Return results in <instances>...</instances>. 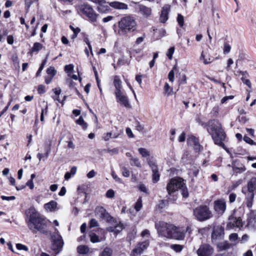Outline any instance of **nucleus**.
<instances>
[{
  "label": "nucleus",
  "instance_id": "obj_1",
  "mask_svg": "<svg viewBox=\"0 0 256 256\" xmlns=\"http://www.w3.org/2000/svg\"><path fill=\"white\" fill-rule=\"evenodd\" d=\"M26 223L28 228L34 234L37 232L45 234L46 232L47 220L41 216L34 207H30L26 212Z\"/></svg>",
  "mask_w": 256,
  "mask_h": 256
},
{
  "label": "nucleus",
  "instance_id": "obj_2",
  "mask_svg": "<svg viewBox=\"0 0 256 256\" xmlns=\"http://www.w3.org/2000/svg\"><path fill=\"white\" fill-rule=\"evenodd\" d=\"M155 228L157 230L158 236L166 239L181 240H184L185 237L184 233L180 230L178 228L163 221L156 222Z\"/></svg>",
  "mask_w": 256,
  "mask_h": 256
},
{
  "label": "nucleus",
  "instance_id": "obj_3",
  "mask_svg": "<svg viewBox=\"0 0 256 256\" xmlns=\"http://www.w3.org/2000/svg\"><path fill=\"white\" fill-rule=\"evenodd\" d=\"M207 130L211 135L216 144L224 147L226 134L222 127L220 122L216 120H210L207 124Z\"/></svg>",
  "mask_w": 256,
  "mask_h": 256
},
{
  "label": "nucleus",
  "instance_id": "obj_4",
  "mask_svg": "<svg viewBox=\"0 0 256 256\" xmlns=\"http://www.w3.org/2000/svg\"><path fill=\"white\" fill-rule=\"evenodd\" d=\"M136 26V18L133 16L128 15L124 16L118 22V34L120 36H126L128 33L135 31Z\"/></svg>",
  "mask_w": 256,
  "mask_h": 256
},
{
  "label": "nucleus",
  "instance_id": "obj_5",
  "mask_svg": "<svg viewBox=\"0 0 256 256\" xmlns=\"http://www.w3.org/2000/svg\"><path fill=\"white\" fill-rule=\"evenodd\" d=\"M193 215L200 222L205 221L212 216V212L206 206H200L194 209Z\"/></svg>",
  "mask_w": 256,
  "mask_h": 256
},
{
  "label": "nucleus",
  "instance_id": "obj_6",
  "mask_svg": "<svg viewBox=\"0 0 256 256\" xmlns=\"http://www.w3.org/2000/svg\"><path fill=\"white\" fill-rule=\"evenodd\" d=\"M78 12L87 16L92 22L96 20L98 14L94 10L92 6L88 3L84 2L77 6Z\"/></svg>",
  "mask_w": 256,
  "mask_h": 256
},
{
  "label": "nucleus",
  "instance_id": "obj_7",
  "mask_svg": "<svg viewBox=\"0 0 256 256\" xmlns=\"http://www.w3.org/2000/svg\"><path fill=\"white\" fill-rule=\"evenodd\" d=\"M256 189V178H252L248 184V194L246 196V204L248 208H250L252 206L254 198V190Z\"/></svg>",
  "mask_w": 256,
  "mask_h": 256
},
{
  "label": "nucleus",
  "instance_id": "obj_8",
  "mask_svg": "<svg viewBox=\"0 0 256 256\" xmlns=\"http://www.w3.org/2000/svg\"><path fill=\"white\" fill-rule=\"evenodd\" d=\"M183 180L182 178H174L170 180L166 186V190L168 195H171L180 188L183 187Z\"/></svg>",
  "mask_w": 256,
  "mask_h": 256
},
{
  "label": "nucleus",
  "instance_id": "obj_9",
  "mask_svg": "<svg viewBox=\"0 0 256 256\" xmlns=\"http://www.w3.org/2000/svg\"><path fill=\"white\" fill-rule=\"evenodd\" d=\"M147 162L152 171V180L154 183L157 182L160 178V174L158 166L156 162L152 158H148L146 160Z\"/></svg>",
  "mask_w": 256,
  "mask_h": 256
},
{
  "label": "nucleus",
  "instance_id": "obj_10",
  "mask_svg": "<svg viewBox=\"0 0 256 256\" xmlns=\"http://www.w3.org/2000/svg\"><path fill=\"white\" fill-rule=\"evenodd\" d=\"M214 252V250L213 248L206 244H201L196 250L198 256H211Z\"/></svg>",
  "mask_w": 256,
  "mask_h": 256
},
{
  "label": "nucleus",
  "instance_id": "obj_11",
  "mask_svg": "<svg viewBox=\"0 0 256 256\" xmlns=\"http://www.w3.org/2000/svg\"><path fill=\"white\" fill-rule=\"evenodd\" d=\"M64 242L60 236L54 237L51 246V249L55 252L56 254L59 253L62 250Z\"/></svg>",
  "mask_w": 256,
  "mask_h": 256
},
{
  "label": "nucleus",
  "instance_id": "obj_12",
  "mask_svg": "<svg viewBox=\"0 0 256 256\" xmlns=\"http://www.w3.org/2000/svg\"><path fill=\"white\" fill-rule=\"evenodd\" d=\"M114 94L116 102L120 103V105L126 108L131 107L128 96L124 94L122 92H114Z\"/></svg>",
  "mask_w": 256,
  "mask_h": 256
},
{
  "label": "nucleus",
  "instance_id": "obj_13",
  "mask_svg": "<svg viewBox=\"0 0 256 256\" xmlns=\"http://www.w3.org/2000/svg\"><path fill=\"white\" fill-rule=\"evenodd\" d=\"M214 209L220 214H222L226 209V202L224 200H216L214 202Z\"/></svg>",
  "mask_w": 256,
  "mask_h": 256
},
{
  "label": "nucleus",
  "instance_id": "obj_14",
  "mask_svg": "<svg viewBox=\"0 0 256 256\" xmlns=\"http://www.w3.org/2000/svg\"><path fill=\"white\" fill-rule=\"evenodd\" d=\"M136 8L138 12L140 13L144 18H148L152 15V10L150 8L143 4H139Z\"/></svg>",
  "mask_w": 256,
  "mask_h": 256
},
{
  "label": "nucleus",
  "instance_id": "obj_15",
  "mask_svg": "<svg viewBox=\"0 0 256 256\" xmlns=\"http://www.w3.org/2000/svg\"><path fill=\"white\" fill-rule=\"evenodd\" d=\"M232 166L235 173H241L246 170L245 166L238 160H234Z\"/></svg>",
  "mask_w": 256,
  "mask_h": 256
},
{
  "label": "nucleus",
  "instance_id": "obj_16",
  "mask_svg": "<svg viewBox=\"0 0 256 256\" xmlns=\"http://www.w3.org/2000/svg\"><path fill=\"white\" fill-rule=\"evenodd\" d=\"M224 235V229L220 226H214L212 234V240L222 238Z\"/></svg>",
  "mask_w": 256,
  "mask_h": 256
},
{
  "label": "nucleus",
  "instance_id": "obj_17",
  "mask_svg": "<svg viewBox=\"0 0 256 256\" xmlns=\"http://www.w3.org/2000/svg\"><path fill=\"white\" fill-rule=\"evenodd\" d=\"M170 10V6L168 4L164 5L162 7L159 19L160 22L164 23L168 20Z\"/></svg>",
  "mask_w": 256,
  "mask_h": 256
},
{
  "label": "nucleus",
  "instance_id": "obj_18",
  "mask_svg": "<svg viewBox=\"0 0 256 256\" xmlns=\"http://www.w3.org/2000/svg\"><path fill=\"white\" fill-rule=\"evenodd\" d=\"M95 212L98 214H100V218H104L108 221L110 220L112 218L106 210L102 206L96 208Z\"/></svg>",
  "mask_w": 256,
  "mask_h": 256
},
{
  "label": "nucleus",
  "instance_id": "obj_19",
  "mask_svg": "<svg viewBox=\"0 0 256 256\" xmlns=\"http://www.w3.org/2000/svg\"><path fill=\"white\" fill-rule=\"evenodd\" d=\"M247 226H254L256 222V212L250 210V212L247 214Z\"/></svg>",
  "mask_w": 256,
  "mask_h": 256
},
{
  "label": "nucleus",
  "instance_id": "obj_20",
  "mask_svg": "<svg viewBox=\"0 0 256 256\" xmlns=\"http://www.w3.org/2000/svg\"><path fill=\"white\" fill-rule=\"evenodd\" d=\"M149 245L148 241H145L139 244L133 250V252L137 254H141Z\"/></svg>",
  "mask_w": 256,
  "mask_h": 256
},
{
  "label": "nucleus",
  "instance_id": "obj_21",
  "mask_svg": "<svg viewBox=\"0 0 256 256\" xmlns=\"http://www.w3.org/2000/svg\"><path fill=\"white\" fill-rule=\"evenodd\" d=\"M110 6L115 9L117 10H127L128 9V5L125 3L119 2L117 1L112 2L110 3Z\"/></svg>",
  "mask_w": 256,
  "mask_h": 256
},
{
  "label": "nucleus",
  "instance_id": "obj_22",
  "mask_svg": "<svg viewBox=\"0 0 256 256\" xmlns=\"http://www.w3.org/2000/svg\"><path fill=\"white\" fill-rule=\"evenodd\" d=\"M230 224H232L233 227L240 228L243 226V222L240 218H232L230 219Z\"/></svg>",
  "mask_w": 256,
  "mask_h": 256
},
{
  "label": "nucleus",
  "instance_id": "obj_23",
  "mask_svg": "<svg viewBox=\"0 0 256 256\" xmlns=\"http://www.w3.org/2000/svg\"><path fill=\"white\" fill-rule=\"evenodd\" d=\"M122 82L120 80V76H115L114 78V84L116 88L115 92H122Z\"/></svg>",
  "mask_w": 256,
  "mask_h": 256
},
{
  "label": "nucleus",
  "instance_id": "obj_24",
  "mask_svg": "<svg viewBox=\"0 0 256 256\" xmlns=\"http://www.w3.org/2000/svg\"><path fill=\"white\" fill-rule=\"evenodd\" d=\"M57 206V203L54 200H51L44 205V208L47 212L54 211Z\"/></svg>",
  "mask_w": 256,
  "mask_h": 256
},
{
  "label": "nucleus",
  "instance_id": "obj_25",
  "mask_svg": "<svg viewBox=\"0 0 256 256\" xmlns=\"http://www.w3.org/2000/svg\"><path fill=\"white\" fill-rule=\"evenodd\" d=\"M218 246L220 250H224L229 249L231 247L232 244H229L228 242L224 241L220 242Z\"/></svg>",
  "mask_w": 256,
  "mask_h": 256
},
{
  "label": "nucleus",
  "instance_id": "obj_26",
  "mask_svg": "<svg viewBox=\"0 0 256 256\" xmlns=\"http://www.w3.org/2000/svg\"><path fill=\"white\" fill-rule=\"evenodd\" d=\"M187 142L188 145L193 146L198 142V140L194 136H190L187 139Z\"/></svg>",
  "mask_w": 256,
  "mask_h": 256
},
{
  "label": "nucleus",
  "instance_id": "obj_27",
  "mask_svg": "<svg viewBox=\"0 0 256 256\" xmlns=\"http://www.w3.org/2000/svg\"><path fill=\"white\" fill-rule=\"evenodd\" d=\"M200 170V167L196 166H192L190 169L189 174L194 176H196Z\"/></svg>",
  "mask_w": 256,
  "mask_h": 256
},
{
  "label": "nucleus",
  "instance_id": "obj_28",
  "mask_svg": "<svg viewBox=\"0 0 256 256\" xmlns=\"http://www.w3.org/2000/svg\"><path fill=\"white\" fill-rule=\"evenodd\" d=\"M130 164L132 166H136L138 168H141L142 165L139 159L136 158H133L130 159Z\"/></svg>",
  "mask_w": 256,
  "mask_h": 256
},
{
  "label": "nucleus",
  "instance_id": "obj_29",
  "mask_svg": "<svg viewBox=\"0 0 256 256\" xmlns=\"http://www.w3.org/2000/svg\"><path fill=\"white\" fill-rule=\"evenodd\" d=\"M112 250L108 247H106L100 254L99 256H112Z\"/></svg>",
  "mask_w": 256,
  "mask_h": 256
},
{
  "label": "nucleus",
  "instance_id": "obj_30",
  "mask_svg": "<svg viewBox=\"0 0 256 256\" xmlns=\"http://www.w3.org/2000/svg\"><path fill=\"white\" fill-rule=\"evenodd\" d=\"M78 252L80 254H86L88 252L89 248L86 246H80L77 248Z\"/></svg>",
  "mask_w": 256,
  "mask_h": 256
},
{
  "label": "nucleus",
  "instance_id": "obj_31",
  "mask_svg": "<svg viewBox=\"0 0 256 256\" xmlns=\"http://www.w3.org/2000/svg\"><path fill=\"white\" fill-rule=\"evenodd\" d=\"M42 48V44L40 42H36L34 43L33 47L31 50V52H38Z\"/></svg>",
  "mask_w": 256,
  "mask_h": 256
},
{
  "label": "nucleus",
  "instance_id": "obj_32",
  "mask_svg": "<svg viewBox=\"0 0 256 256\" xmlns=\"http://www.w3.org/2000/svg\"><path fill=\"white\" fill-rule=\"evenodd\" d=\"M170 248L176 252H180L183 249V246L182 245L178 244H170Z\"/></svg>",
  "mask_w": 256,
  "mask_h": 256
},
{
  "label": "nucleus",
  "instance_id": "obj_33",
  "mask_svg": "<svg viewBox=\"0 0 256 256\" xmlns=\"http://www.w3.org/2000/svg\"><path fill=\"white\" fill-rule=\"evenodd\" d=\"M76 122L77 124L80 125L84 130H86L87 128L88 124L84 121V118L82 116H80L79 118L76 120Z\"/></svg>",
  "mask_w": 256,
  "mask_h": 256
},
{
  "label": "nucleus",
  "instance_id": "obj_34",
  "mask_svg": "<svg viewBox=\"0 0 256 256\" xmlns=\"http://www.w3.org/2000/svg\"><path fill=\"white\" fill-rule=\"evenodd\" d=\"M138 150L142 157L146 158L150 156V152L144 148H139Z\"/></svg>",
  "mask_w": 256,
  "mask_h": 256
},
{
  "label": "nucleus",
  "instance_id": "obj_35",
  "mask_svg": "<svg viewBox=\"0 0 256 256\" xmlns=\"http://www.w3.org/2000/svg\"><path fill=\"white\" fill-rule=\"evenodd\" d=\"M122 174L124 177L128 178L130 176V170L125 166H120Z\"/></svg>",
  "mask_w": 256,
  "mask_h": 256
},
{
  "label": "nucleus",
  "instance_id": "obj_36",
  "mask_svg": "<svg viewBox=\"0 0 256 256\" xmlns=\"http://www.w3.org/2000/svg\"><path fill=\"white\" fill-rule=\"evenodd\" d=\"M164 92L167 94L168 96L172 95L173 94L172 88H170L168 83H166L164 87Z\"/></svg>",
  "mask_w": 256,
  "mask_h": 256
},
{
  "label": "nucleus",
  "instance_id": "obj_37",
  "mask_svg": "<svg viewBox=\"0 0 256 256\" xmlns=\"http://www.w3.org/2000/svg\"><path fill=\"white\" fill-rule=\"evenodd\" d=\"M142 207V198L141 197H140L136 203L134 208H135L136 211L138 212L139 210H140Z\"/></svg>",
  "mask_w": 256,
  "mask_h": 256
},
{
  "label": "nucleus",
  "instance_id": "obj_38",
  "mask_svg": "<svg viewBox=\"0 0 256 256\" xmlns=\"http://www.w3.org/2000/svg\"><path fill=\"white\" fill-rule=\"evenodd\" d=\"M48 56V54L46 56V58L44 60H43V62H42L40 66V68H38V72H37L36 74V76H38L41 73L42 70H43L44 65L46 63V58H47Z\"/></svg>",
  "mask_w": 256,
  "mask_h": 256
},
{
  "label": "nucleus",
  "instance_id": "obj_39",
  "mask_svg": "<svg viewBox=\"0 0 256 256\" xmlns=\"http://www.w3.org/2000/svg\"><path fill=\"white\" fill-rule=\"evenodd\" d=\"M248 76H242L241 78V80H242V82L246 84L249 88H251V82L250 80L246 78Z\"/></svg>",
  "mask_w": 256,
  "mask_h": 256
},
{
  "label": "nucleus",
  "instance_id": "obj_40",
  "mask_svg": "<svg viewBox=\"0 0 256 256\" xmlns=\"http://www.w3.org/2000/svg\"><path fill=\"white\" fill-rule=\"evenodd\" d=\"M177 22L179 26L182 27L184 24V18L181 14H178L177 17Z\"/></svg>",
  "mask_w": 256,
  "mask_h": 256
},
{
  "label": "nucleus",
  "instance_id": "obj_41",
  "mask_svg": "<svg viewBox=\"0 0 256 256\" xmlns=\"http://www.w3.org/2000/svg\"><path fill=\"white\" fill-rule=\"evenodd\" d=\"M115 229V234H118L123 229V226L121 222L117 224L116 226H114Z\"/></svg>",
  "mask_w": 256,
  "mask_h": 256
},
{
  "label": "nucleus",
  "instance_id": "obj_42",
  "mask_svg": "<svg viewBox=\"0 0 256 256\" xmlns=\"http://www.w3.org/2000/svg\"><path fill=\"white\" fill-rule=\"evenodd\" d=\"M175 69H176V67L174 66L168 74V78L172 82L174 80V70Z\"/></svg>",
  "mask_w": 256,
  "mask_h": 256
},
{
  "label": "nucleus",
  "instance_id": "obj_43",
  "mask_svg": "<svg viewBox=\"0 0 256 256\" xmlns=\"http://www.w3.org/2000/svg\"><path fill=\"white\" fill-rule=\"evenodd\" d=\"M99 226L98 223L96 219L92 218L90 220V228L97 227V226Z\"/></svg>",
  "mask_w": 256,
  "mask_h": 256
},
{
  "label": "nucleus",
  "instance_id": "obj_44",
  "mask_svg": "<svg viewBox=\"0 0 256 256\" xmlns=\"http://www.w3.org/2000/svg\"><path fill=\"white\" fill-rule=\"evenodd\" d=\"M229 239L230 241H232V242H236V241L238 239V234L236 233L232 234L229 236ZM236 244V243L234 244Z\"/></svg>",
  "mask_w": 256,
  "mask_h": 256
},
{
  "label": "nucleus",
  "instance_id": "obj_45",
  "mask_svg": "<svg viewBox=\"0 0 256 256\" xmlns=\"http://www.w3.org/2000/svg\"><path fill=\"white\" fill-rule=\"evenodd\" d=\"M180 190H181L182 192V194L184 198H187L188 196V192L187 189L186 188V186L184 184H183V187L180 188Z\"/></svg>",
  "mask_w": 256,
  "mask_h": 256
},
{
  "label": "nucleus",
  "instance_id": "obj_46",
  "mask_svg": "<svg viewBox=\"0 0 256 256\" xmlns=\"http://www.w3.org/2000/svg\"><path fill=\"white\" fill-rule=\"evenodd\" d=\"M90 236V241L93 242H100L99 237L96 235V234H92Z\"/></svg>",
  "mask_w": 256,
  "mask_h": 256
},
{
  "label": "nucleus",
  "instance_id": "obj_47",
  "mask_svg": "<svg viewBox=\"0 0 256 256\" xmlns=\"http://www.w3.org/2000/svg\"><path fill=\"white\" fill-rule=\"evenodd\" d=\"M174 46L170 48L168 50V52L166 54L168 57L169 59L172 60V54H174Z\"/></svg>",
  "mask_w": 256,
  "mask_h": 256
},
{
  "label": "nucleus",
  "instance_id": "obj_48",
  "mask_svg": "<svg viewBox=\"0 0 256 256\" xmlns=\"http://www.w3.org/2000/svg\"><path fill=\"white\" fill-rule=\"evenodd\" d=\"M47 74H50L51 76H54L56 74V71L53 67H50L47 69Z\"/></svg>",
  "mask_w": 256,
  "mask_h": 256
},
{
  "label": "nucleus",
  "instance_id": "obj_49",
  "mask_svg": "<svg viewBox=\"0 0 256 256\" xmlns=\"http://www.w3.org/2000/svg\"><path fill=\"white\" fill-rule=\"evenodd\" d=\"M112 133L111 132H107L106 134H104L102 136V138L105 141L108 140L110 138H112Z\"/></svg>",
  "mask_w": 256,
  "mask_h": 256
},
{
  "label": "nucleus",
  "instance_id": "obj_50",
  "mask_svg": "<svg viewBox=\"0 0 256 256\" xmlns=\"http://www.w3.org/2000/svg\"><path fill=\"white\" fill-rule=\"evenodd\" d=\"M230 50H231L230 46L227 43H225L224 44V53L228 54L230 52Z\"/></svg>",
  "mask_w": 256,
  "mask_h": 256
},
{
  "label": "nucleus",
  "instance_id": "obj_51",
  "mask_svg": "<svg viewBox=\"0 0 256 256\" xmlns=\"http://www.w3.org/2000/svg\"><path fill=\"white\" fill-rule=\"evenodd\" d=\"M244 140L248 144H250V145H254L256 144V142H254L250 138L245 136L244 137Z\"/></svg>",
  "mask_w": 256,
  "mask_h": 256
},
{
  "label": "nucleus",
  "instance_id": "obj_52",
  "mask_svg": "<svg viewBox=\"0 0 256 256\" xmlns=\"http://www.w3.org/2000/svg\"><path fill=\"white\" fill-rule=\"evenodd\" d=\"M138 188L139 190H140V191L144 193L148 194V190L147 189L144 184H139Z\"/></svg>",
  "mask_w": 256,
  "mask_h": 256
},
{
  "label": "nucleus",
  "instance_id": "obj_53",
  "mask_svg": "<svg viewBox=\"0 0 256 256\" xmlns=\"http://www.w3.org/2000/svg\"><path fill=\"white\" fill-rule=\"evenodd\" d=\"M106 196L108 198H113L114 196V192L112 190H109L106 192Z\"/></svg>",
  "mask_w": 256,
  "mask_h": 256
},
{
  "label": "nucleus",
  "instance_id": "obj_54",
  "mask_svg": "<svg viewBox=\"0 0 256 256\" xmlns=\"http://www.w3.org/2000/svg\"><path fill=\"white\" fill-rule=\"evenodd\" d=\"M16 247L19 250H24L26 251L28 250V248L26 246L23 245L22 244H16Z\"/></svg>",
  "mask_w": 256,
  "mask_h": 256
},
{
  "label": "nucleus",
  "instance_id": "obj_55",
  "mask_svg": "<svg viewBox=\"0 0 256 256\" xmlns=\"http://www.w3.org/2000/svg\"><path fill=\"white\" fill-rule=\"evenodd\" d=\"M34 2V0H25V8L27 12L28 11L30 6Z\"/></svg>",
  "mask_w": 256,
  "mask_h": 256
},
{
  "label": "nucleus",
  "instance_id": "obj_56",
  "mask_svg": "<svg viewBox=\"0 0 256 256\" xmlns=\"http://www.w3.org/2000/svg\"><path fill=\"white\" fill-rule=\"evenodd\" d=\"M1 198L3 200H13L16 199V197L14 196H2Z\"/></svg>",
  "mask_w": 256,
  "mask_h": 256
},
{
  "label": "nucleus",
  "instance_id": "obj_57",
  "mask_svg": "<svg viewBox=\"0 0 256 256\" xmlns=\"http://www.w3.org/2000/svg\"><path fill=\"white\" fill-rule=\"evenodd\" d=\"M240 74L242 75V76H248V74L247 72H246V71L242 72L241 70H238V71L234 73V74L237 76H239Z\"/></svg>",
  "mask_w": 256,
  "mask_h": 256
},
{
  "label": "nucleus",
  "instance_id": "obj_58",
  "mask_svg": "<svg viewBox=\"0 0 256 256\" xmlns=\"http://www.w3.org/2000/svg\"><path fill=\"white\" fill-rule=\"evenodd\" d=\"M74 68V66L72 64L66 65L64 66V70H65V71H66L67 72H70L73 70Z\"/></svg>",
  "mask_w": 256,
  "mask_h": 256
},
{
  "label": "nucleus",
  "instance_id": "obj_59",
  "mask_svg": "<svg viewBox=\"0 0 256 256\" xmlns=\"http://www.w3.org/2000/svg\"><path fill=\"white\" fill-rule=\"evenodd\" d=\"M144 35L138 38L135 42V44L138 45L144 42Z\"/></svg>",
  "mask_w": 256,
  "mask_h": 256
},
{
  "label": "nucleus",
  "instance_id": "obj_60",
  "mask_svg": "<svg viewBox=\"0 0 256 256\" xmlns=\"http://www.w3.org/2000/svg\"><path fill=\"white\" fill-rule=\"evenodd\" d=\"M236 194L234 193H232L229 196V202L230 203H232L236 200Z\"/></svg>",
  "mask_w": 256,
  "mask_h": 256
},
{
  "label": "nucleus",
  "instance_id": "obj_61",
  "mask_svg": "<svg viewBox=\"0 0 256 256\" xmlns=\"http://www.w3.org/2000/svg\"><path fill=\"white\" fill-rule=\"evenodd\" d=\"M96 175V172L94 170H92L87 174L86 176L88 178H91L95 176Z\"/></svg>",
  "mask_w": 256,
  "mask_h": 256
},
{
  "label": "nucleus",
  "instance_id": "obj_62",
  "mask_svg": "<svg viewBox=\"0 0 256 256\" xmlns=\"http://www.w3.org/2000/svg\"><path fill=\"white\" fill-rule=\"evenodd\" d=\"M38 92L40 94L44 93L46 92L45 86L42 84L40 85L38 87Z\"/></svg>",
  "mask_w": 256,
  "mask_h": 256
},
{
  "label": "nucleus",
  "instance_id": "obj_63",
  "mask_svg": "<svg viewBox=\"0 0 256 256\" xmlns=\"http://www.w3.org/2000/svg\"><path fill=\"white\" fill-rule=\"evenodd\" d=\"M112 176L114 180L117 182L120 183L122 182V180L118 176L114 173V172H112Z\"/></svg>",
  "mask_w": 256,
  "mask_h": 256
},
{
  "label": "nucleus",
  "instance_id": "obj_64",
  "mask_svg": "<svg viewBox=\"0 0 256 256\" xmlns=\"http://www.w3.org/2000/svg\"><path fill=\"white\" fill-rule=\"evenodd\" d=\"M249 239V236L246 234H244L242 238V239L240 240V242L241 243H244L246 242H247Z\"/></svg>",
  "mask_w": 256,
  "mask_h": 256
}]
</instances>
